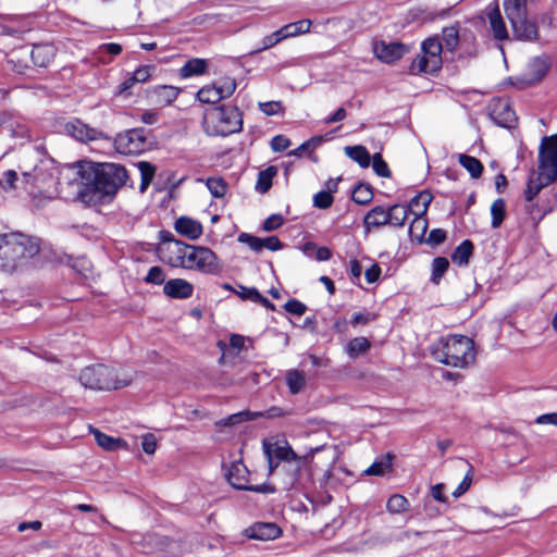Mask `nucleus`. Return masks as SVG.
I'll return each mask as SVG.
<instances>
[{
  "label": "nucleus",
  "mask_w": 557,
  "mask_h": 557,
  "mask_svg": "<svg viewBox=\"0 0 557 557\" xmlns=\"http://www.w3.org/2000/svg\"><path fill=\"white\" fill-rule=\"evenodd\" d=\"M485 16L494 39L498 41L507 40L509 33L497 2H493L486 7Z\"/></svg>",
  "instance_id": "4468645a"
},
{
  "label": "nucleus",
  "mask_w": 557,
  "mask_h": 557,
  "mask_svg": "<svg viewBox=\"0 0 557 557\" xmlns=\"http://www.w3.org/2000/svg\"><path fill=\"white\" fill-rule=\"evenodd\" d=\"M18 181L16 171L8 170L0 177V188L3 191H11L16 188L15 183Z\"/></svg>",
  "instance_id": "603ef678"
},
{
  "label": "nucleus",
  "mask_w": 557,
  "mask_h": 557,
  "mask_svg": "<svg viewBox=\"0 0 557 557\" xmlns=\"http://www.w3.org/2000/svg\"><path fill=\"white\" fill-rule=\"evenodd\" d=\"M148 133L143 127L128 129L115 137L114 147L122 154L138 156L151 147Z\"/></svg>",
  "instance_id": "1a4fd4ad"
},
{
  "label": "nucleus",
  "mask_w": 557,
  "mask_h": 557,
  "mask_svg": "<svg viewBox=\"0 0 557 557\" xmlns=\"http://www.w3.org/2000/svg\"><path fill=\"white\" fill-rule=\"evenodd\" d=\"M262 447L265 456H271L278 461L286 462L290 467V485H294L298 481V475L305 463V459L293 450L286 440H264Z\"/></svg>",
  "instance_id": "0eeeda50"
},
{
  "label": "nucleus",
  "mask_w": 557,
  "mask_h": 557,
  "mask_svg": "<svg viewBox=\"0 0 557 557\" xmlns=\"http://www.w3.org/2000/svg\"><path fill=\"white\" fill-rule=\"evenodd\" d=\"M163 293L174 299H187L194 293V285L184 278H172L164 283Z\"/></svg>",
  "instance_id": "6ab92c4d"
},
{
  "label": "nucleus",
  "mask_w": 557,
  "mask_h": 557,
  "mask_svg": "<svg viewBox=\"0 0 557 557\" xmlns=\"http://www.w3.org/2000/svg\"><path fill=\"white\" fill-rule=\"evenodd\" d=\"M55 168L49 161H41L32 171L23 172V183L28 193H41L54 182Z\"/></svg>",
  "instance_id": "9d476101"
},
{
  "label": "nucleus",
  "mask_w": 557,
  "mask_h": 557,
  "mask_svg": "<svg viewBox=\"0 0 557 557\" xmlns=\"http://www.w3.org/2000/svg\"><path fill=\"white\" fill-rule=\"evenodd\" d=\"M311 24L312 23L310 20H300L284 25L283 27H281V30L283 32L284 35V39L309 33Z\"/></svg>",
  "instance_id": "2f4dec72"
},
{
  "label": "nucleus",
  "mask_w": 557,
  "mask_h": 557,
  "mask_svg": "<svg viewBox=\"0 0 557 557\" xmlns=\"http://www.w3.org/2000/svg\"><path fill=\"white\" fill-rule=\"evenodd\" d=\"M111 182L107 177H102V168L94 172L91 183L86 187L88 193H91L95 198L102 200L103 197H111L115 193H109L107 185Z\"/></svg>",
  "instance_id": "b1692460"
},
{
  "label": "nucleus",
  "mask_w": 557,
  "mask_h": 557,
  "mask_svg": "<svg viewBox=\"0 0 557 557\" xmlns=\"http://www.w3.org/2000/svg\"><path fill=\"white\" fill-rule=\"evenodd\" d=\"M373 51L384 63H393L410 51V47L398 41H376Z\"/></svg>",
  "instance_id": "ddd939ff"
},
{
  "label": "nucleus",
  "mask_w": 557,
  "mask_h": 557,
  "mask_svg": "<svg viewBox=\"0 0 557 557\" xmlns=\"http://www.w3.org/2000/svg\"><path fill=\"white\" fill-rule=\"evenodd\" d=\"M549 64L546 58L536 57L528 64V83L533 84L541 81L547 73Z\"/></svg>",
  "instance_id": "a878e982"
},
{
  "label": "nucleus",
  "mask_w": 557,
  "mask_h": 557,
  "mask_svg": "<svg viewBox=\"0 0 557 557\" xmlns=\"http://www.w3.org/2000/svg\"><path fill=\"white\" fill-rule=\"evenodd\" d=\"M373 171L381 177H389L391 171L387 163L383 160L380 153H375L372 158Z\"/></svg>",
  "instance_id": "6e6d98bb"
},
{
  "label": "nucleus",
  "mask_w": 557,
  "mask_h": 557,
  "mask_svg": "<svg viewBox=\"0 0 557 557\" xmlns=\"http://www.w3.org/2000/svg\"><path fill=\"white\" fill-rule=\"evenodd\" d=\"M426 214H414L409 225V236L412 240L421 242L428 230Z\"/></svg>",
  "instance_id": "7c9ffc66"
},
{
  "label": "nucleus",
  "mask_w": 557,
  "mask_h": 557,
  "mask_svg": "<svg viewBox=\"0 0 557 557\" xmlns=\"http://www.w3.org/2000/svg\"><path fill=\"white\" fill-rule=\"evenodd\" d=\"M286 384L290 394L296 395L301 392L306 385L305 373L297 369H292L286 372L285 375Z\"/></svg>",
  "instance_id": "c85d7f7f"
},
{
  "label": "nucleus",
  "mask_w": 557,
  "mask_h": 557,
  "mask_svg": "<svg viewBox=\"0 0 557 557\" xmlns=\"http://www.w3.org/2000/svg\"><path fill=\"white\" fill-rule=\"evenodd\" d=\"M207 69V63L202 59H191L187 61L181 69L180 75L183 78L201 75Z\"/></svg>",
  "instance_id": "72a5a7b5"
},
{
  "label": "nucleus",
  "mask_w": 557,
  "mask_h": 557,
  "mask_svg": "<svg viewBox=\"0 0 557 557\" xmlns=\"http://www.w3.org/2000/svg\"><path fill=\"white\" fill-rule=\"evenodd\" d=\"M225 476H226L228 483L237 490L246 491L249 486L248 485L249 471H248L247 467L240 460L233 461L226 468Z\"/></svg>",
  "instance_id": "f3484780"
},
{
  "label": "nucleus",
  "mask_w": 557,
  "mask_h": 557,
  "mask_svg": "<svg viewBox=\"0 0 557 557\" xmlns=\"http://www.w3.org/2000/svg\"><path fill=\"white\" fill-rule=\"evenodd\" d=\"M282 40H284V35L280 28L277 30L273 32L272 34L263 37L261 40V47H259L258 49L252 51V53L268 50V49L274 47L275 45H277L278 42H281Z\"/></svg>",
  "instance_id": "09e8293b"
},
{
  "label": "nucleus",
  "mask_w": 557,
  "mask_h": 557,
  "mask_svg": "<svg viewBox=\"0 0 557 557\" xmlns=\"http://www.w3.org/2000/svg\"><path fill=\"white\" fill-rule=\"evenodd\" d=\"M410 213V208H407L406 205H394L388 208V224L393 226H404L408 215Z\"/></svg>",
  "instance_id": "c9c22d12"
},
{
  "label": "nucleus",
  "mask_w": 557,
  "mask_h": 557,
  "mask_svg": "<svg viewBox=\"0 0 557 557\" xmlns=\"http://www.w3.org/2000/svg\"><path fill=\"white\" fill-rule=\"evenodd\" d=\"M255 420L253 412L242 411L238 413L231 414L224 420V425H234L244 421Z\"/></svg>",
  "instance_id": "13d9d810"
},
{
  "label": "nucleus",
  "mask_w": 557,
  "mask_h": 557,
  "mask_svg": "<svg viewBox=\"0 0 557 557\" xmlns=\"http://www.w3.org/2000/svg\"><path fill=\"white\" fill-rule=\"evenodd\" d=\"M377 314L369 312V311H362V312H356L351 318V324L352 325H359V324H368L369 322H372L376 320Z\"/></svg>",
  "instance_id": "680f3d73"
},
{
  "label": "nucleus",
  "mask_w": 557,
  "mask_h": 557,
  "mask_svg": "<svg viewBox=\"0 0 557 557\" xmlns=\"http://www.w3.org/2000/svg\"><path fill=\"white\" fill-rule=\"evenodd\" d=\"M165 281V273L161 267H151L145 277L148 284L161 285Z\"/></svg>",
  "instance_id": "864d4df0"
},
{
  "label": "nucleus",
  "mask_w": 557,
  "mask_h": 557,
  "mask_svg": "<svg viewBox=\"0 0 557 557\" xmlns=\"http://www.w3.org/2000/svg\"><path fill=\"white\" fill-rule=\"evenodd\" d=\"M40 250V239L22 233L0 235V267L12 273L35 257Z\"/></svg>",
  "instance_id": "f03ea898"
},
{
  "label": "nucleus",
  "mask_w": 557,
  "mask_h": 557,
  "mask_svg": "<svg viewBox=\"0 0 557 557\" xmlns=\"http://www.w3.org/2000/svg\"><path fill=\"white\" fill-rule=\"evenodd\" d=\"M284 309L290 314L300 317L305 314L307 306L297 299H289L284 305Z\"/></svg>",
  "instance_id": "bf43d9fd"
},
{
  "label": "nucleus",
  "mask_w": 557,
  "mask_h": 557,
  "mask_svg": "<svg viewBox=\"0 0 557 557\" xmlns=\"http://www.w3.org/2000/svg\"><path fill=\"white\" fill-rule=\"evenodd\" d=\"M286 414H287L286 411H284L281 407H276V406L269 408L264 412H253L255 419L260 418V417L273 419V418H281Z\"/></svg>",
  "instance_id": "338daca9"
},
{
  "label": "nucleus",
  "mask_w": 557,
  "mask_h": 557,
  "mask_svg": "<svg viewBox=\"0 0 557 557\" xmlns=\"http://www.w3.org/2000/svg\"><path fill=\"white\" fill-rule=\"evenodd\" d=\"M65 132L75 138L78 141H89L97 140L101 138L102 132L92 127H89L87 124L83 123L79 120H73L65 124Z\"/></svg>",
  "instance_id": "2eb2a0df"
},
{
  "label": "nucleus",
  "mask_w": 557,
  "mask_h": 557,
  "mask_svg": "<svg viewBox=\"0 0 557 557\" xmlns=\"http://www.w3.org/2000/svg\"><path fill=\"white\" fill-rule=\"evenodd\" d=\"M206 185L215 198L223 197L227 189V185L222 178L210 177L207 180Z\"/></svg>",
  "instance_id": "8fccbe9b"
},
{
  "label": "nucleus",
  "mask_w": 557,
  "mask_h": 557,
  "mask_svg": "<svg viewBox=\"0 0 557 557\" xmlns=\"http://www.w3.org/2000/svg\"><path fill=\"white\" fill-rule=\"evenodd\" d=\"M352 200L358 205H367L373 198L372 189L367 184H359L352 191Z\"/></svg>",
  "instance_id": "a18cd8bd"
},
{
  "label": "nucleus",
  "mask_w": 557,
  "mask_h": 557,
  "mask_svg": "<svg viewBox=\"0 0 557 557\" xmlns=\"http://www.w3.org/2000/svg\"><path fill=\"white\" fill-rule=\"evenodd\" d=\"M174 230L190 240L198 239L203 232L201 223L188 216H180L174 223Z\"/></svg>",
  "instance_id": "aec40b11"
},
{
  "label": "nucleus",
  "mask_w": 557,
  "mask_h": 557,
  "mask_svg": "<svg viewBox=\"0 0 557 557\" xmlns=\"http://www.w3.org/2000/svg\"><path fill=\"white\" fill-rule=\"evenodd\" d=\"M290 146V140L284 135H276L271 140V149L274 152L286 150Z\"/></svg>",
  "instance_id": "0e129e2a"
},
{
  "label": "nucleus",
  "mask_w": 557,
  "mask_h": 557,
  "mask_svg": "<svg viewBox=\"0 0 557 557\" xmlns=\"http://www.w3.org/2000/svg\"><path fill=\"white\" fill-rule=\"evenodd\" d=\"M394 456L392 454H387L385 459L374 461L367 470L366 473L368 475H382L387 470H389L393 466L392 460Z\"/></svg>",
  "instance_id": "c03bdc74"
},
{
  "label": "nucleus",
  "mask_w": 557,
  "mask_h": 557,
  "mask_svg": "<svg viewBox=\"0 0 557 557\" xmlns=\"http://www.w3.org/2000/svg\"><path fill=\"white\" fill-rule=\"evenodd\" d=\"M277 169L273 165L267 168L265 170H262L258 174V180L256 184V189L264 194L267 193L271 186H272V180L276 175Z\"/></svg>",
  "instance_id": "e433bc0d"
},
{
  "label": "nucleus",
  "mask_w": 557,
  "mask_h": 557,
  "mask_svg": "<svg viewBox=\"0 0 557 557\" xmlns=\"http://www.w3.org/2000/svg\"><path fill=\"white\" fill-rule=\"evenodd\" d=\"M183 246L184 242L177 239H171L165 244H161L158 249L160 260L172 268H176Z\"/></svg>",
  "instance_id": "4be33fe9"
},
{
  "label": "nucleus",
  "mask_w": 557,
  "mask_h": 557,
  "mask_svg": "<svg viewBox=\"0 0 557 557\" xmlns=\"http://www.w3.org/2000/svg\"><path fill=\"white\" fill-rule=\"evenodd\" d=\"M471 471H472V468L470 467V469L468 470V472L466 473L463 480L461 481V483L458 485V487L453 492V496L454 497H460L462 494H465L471 483H472V474H471Z\"/></svg>",
  "instance_id": "69168bd1"
},
{
  "label": "nucleus",
  "mask_w": 557,
  "mask_h": 557,
  "mask_svg": "<svg viewBox=\"0 0 557 557\" xmlns=\"http://www.w3.org/2000/svg\"><path fill=\"white\" fill-rule=\"evenodd\" d=\"M154 69L156 67L153 65L139 66L137 70L133 72V79H135L136 83H145L150 78Z\"/></svg>",
  "instance_id": "4d7b16f0"
},
{
  "label": "nucleus",
  "mask_w": 557,
  "mask_h": 557,
  "mask_svg": "<svg viewBox=\"0 0 557 557\" xmlns=\"http://www.w3.org/2000/svg\"><path fill=\"white\" fill-rule=\"evenodd\" d=\"M370 347L371 344L368 338L355 337L348 343L346 351L351 358H356L358 355L368 351Z\"/></svg>",
  "instance_id": "58836bf2"
},
{
  "label": "nucleus",
  "mask_w": 557,
  "mask_h": 557,
  "mask_svg": "<svg viewBox=\"0 0 557 557\" xmlns=\"http://www.w3.org/2000/svg\"><path fill=\"white\" fill-rule=\"evenodd\" d=\"M237 84L232 77H223L212 85L200 88L196 97L202 103L214 104L222 99L230 98L236 90Z\"/></svg>",
  "instance_id": "f8f14e48"
},
{
  "label": "nucleus",
  "mask_w": 557,
  "mask_h": 557,
  "mask_svg": "<svg viewBox=\"0 0 557 557\" xmlns=\"http://www.w3.org/2000/svg\"><path fill=\"white\" fill-rule=\"evenodd\" d=\"M540 178L545 183L557 182V134L542 138L539 148Z\"/></svg>",
  "instance_id": "6e6552de"
},
{
  "label": "nucleus",
  "mask_w": 557,
  "mask_h": 557,
  "mask_svg": "<svg viewBox=\"0 0 557 557\" xmlns=\"http://www.w3.org/2000/svg\"><path fill=\"white\" fill-rule=\"evenodd\" d=\"M259 109L265 115H275L282 112L283 106L280 101L260 102Z\"/></svg>",
  "instance_id": "052dcab7"
},
{
  "label": "nucleus",
  "mask_w": 557,
  "mask_h": 557,
  "mask_svg": "<svg viewBox=\"0 0 557 557\" xmlns=\"http://www.w3.org/2000/svg\"><path fill=\"white\" fill-rule=\"evenodd\" d=\"M140 173H141V183L139 186L140 191H145L153 178L154 175V166H152L148 162H139L138 164Z\"/></svg>",
  "instance_id": "3c124183"
},
{
  "label": "nucleus",
  "mask_w": 557,
  "mask_h": 557,
  "mask_svg": "<svg viewBox=\"0 0 557 557\" xmlns=\"http://www.w3.org/2000/svg\"><path fill=\"white\" fill-rule=\"evenodd\" d=\"M431 355L443 364L467 368L475 360L474 343L465 335H448L433 344Z\"/></svg>",
  "instance_id": "7ed1b4c3"
},
{
  "label": "nucleus",
  "mask_w": 557,
  "mask_h": 557,
  "mask_svg": "<svg viewBox=\"0 0 557 557\" xmlns=\"http://www.w3.org/2000/svg\"><path fill=\"white\" fill-rule=\"evenodd\" d=\"M449 261L445 257H436L432 262L431 281L438 284L445 272L448 270Z\"/></svg>",
  "instance_id": "37998d69"
},
{
  "label": "nucleus",
  "mask_w": 557,
  "mask_h": 557,
  "mask_svg": "<svg viewBox=\"0 0 557 557\" xmlns=\"http://www.w3.org/2000/svg\"><path fill=\"white\" fill-rule=\"evenodd\" d=\"M408 507V499L400 494L392 495L386 504V508L391 513H403L407 511Z\"/></svg>",
  "instance_id": "79ce46f5"
},
{
  "label": "nucleus",
  "mask_w": 557,
  "mask_h": 557,
  "mask_svg": "<svg viewBox=\"0 0 557 557\" xmlns=\"http://www.w3.org/2000/svg\"><path fill=\"white\" fill-rule=\"evenodd\" d=\"M282 531L277 524L272 522H258L247 530L250 539L260 541L275 540L281 535Z\"/></svg>",
  "instance_id": "412c9836"
},
{
  "label": "nucleus",
  "mask_w": 557,
  "mask_h": 557,
  "mask_svg": "<svg viewBox=\"0 0 557 557\" xmlns=\"http://www.w3.org/2000/svg\"><path fill=\"white\" fill-rule=\"evenodd\" d=\"M313 206L318 209H327L334 202V197L332 195V189L330 190H321L313 196L312 199Z\"/></svg>",
  "instance_id": "de8ad7c7"
},
{
  "label": "nucleus",
  "mask_w": 557,
  "mask_h": 557,
  "mask_svg": "<svg viewBox=\"0 0 557 557\" xmlns=\"http://www.w3.org/2000/svg\"><path fill=\"white\" fill-rule=\"evenodd\" d=\"M458 161L462 168H465L473 178H479L483 172L482 162L475 157L468 154H459Z\"/></svg>",
  "instance_id": "f704fd0d"
},
{
  "label": "nucleus",
  "mask_w": 557,
  "mask_h": 557,
  "mask_svg": "<svg viewBox=\"0 0 557 557\" xmlns=\"http://www.w3.org/2000/svg\"><path fill=\"white\" fill-rule=\"evenodd\" d=\"M472 253L473 244L471 240L466 239L453 251L451 261L458 265H467Z\"/></svg>",
  "instance_id": "cd10ccee"
},
{
  "label": "nucleus",
  "mask_w": 557,
  "mask_h": 557,
  "mask_svg": "<svg viewBox=\"0 0 557 557\" xmlns=\"http://www.w3.org/2000/svg\"><path fill=\"white\" fill-rule=\"evenodd\" d=\"M492 227L497 228L502 225L506 215V202L504 199H496L491 206Z\"/></svg>",
  "instance_id": "4c0bfd02"
},
{
  "label": "nucleus",
  "mask_w": 557,
  "mask_h": 557,
  "mask_svg": "<svg viewBox=\"0 0 557 557\" xmlns=\"http://www.w3.org/2000/svg\"><path fill=\"white\" fill-rule=\"evenodd\" d=\"M55 49L50 44L34 45L30 51L33 63L37 66L45 67L53 60Z\"/></svg>",
  "instance_id": "5701e85b"
},
{
  "label": "nucleus",
  "mask_w": 557,
  "mask_h": 557,
  "mask_svg": "<svg viewBox=\"0 0 557 557\" xmlns=\"http://www.w3.org/2000/svg\"><path fill=\"white\" fill-rule=\"evenodd\" d=\"M202 126L209 136H227L243 128V113L235 106H219L205 111Z\"/></svg>",
  "instance_id": "20e7f679"
},
{
  "label": "nucleus",
  "mask_w": 557,
  "mask_h": 557,
  "mask_svg": "<svg viewBox=\"0 0 557 557\" xmlns=\"http://www.w3.org/2000/svg\"><path fill=\"white\" fill-rule=\"evenodd\" d=\"M143 449L146 454L151 455L157 449V440L156 436L151 433H148L143 436L141 441Z\"/></svg>",
  "instance_id": "774afa93"
},
{
  "label": "nucleus",
  "mask_w": 557,
  "mask_h": 557,
  "mask_svg": "<svg viewBox=\"0 0 557 557\" xmlns=\"http://www.w3.org/2000/svg\"><path fill=\"white\" fill-rule=\"evenodd\" d=\"M346 154L356 161L361 168H368L371 162V156L363 146H347L345 148Z\"/></svg>",
  "instance_id": "473e14b6"
},
{
  "label": "nucleus",
  "mask_w": 557,
  "mask_h": 557,
  "mask_svg": "<svg viewBox=\"0 0 557 557\" xmlns=\"http://www.w3.org/2000/svg\"><path fill=\"white\" fill-rule=\"evenodd\" d=\"M422 53L412 60L409 71L411 74H433L443 64V46L438 38L430 37L422 41Z\"/></svg>",
  "instance_id": "423d86ee"
},
{
  "label": "nucleus",
  "mask_w": 557,
  "mask_h": 557,
  "mask_svg": "<svg viewBox=\"0 0 557 557\" xmlns=\"http://www.w3.org/2000/svg\"><path fill=\"white\" fill-rule=\"evenodd\" d=\"M363 224L367 228L380 227L388 224V209L382 206L372 208L364 216Z\"/></svg>",
  "instance_id": "bb28decb"
},
{
  "label": "nucleus",
  "mask_w": 557,
  "mask_h": 557,
  "mask_svg": "<svg viewBox=\"0 0 557 557\" xmlns=\"http://www.w3.org/2000/svg\"><path fill=\"white\" fill-rule=\"evenodd\" d=\"M94 435L97 444L106 450H115L123 444L122 440L109 436L98 430H94Z\"/></svg>",
  "instance_id": "ea45409f"
},
{
  "label": "nucleus",
  "mask_w": 557,
  "mask_h": 557,
  "mask_svg": "<svg viewBox=\"0 0 557 557\" xmlns=\"http://www.w3.org/2000/svg\"><path fill=\"white\" fill-rule=\"evenodd\" d=\"M443 45L447 50L454 51L459 44V34L458 29L455 26H449L443 28Z\"/></svg>",
  "instance_id": "49530a36"
},
{
  "label": "nucleus",
  "mask_w": 557,
  "mask_h": 557,
  "mask_svg": "<svg viewBox=\"0 0 557 557\" xmlns=\"http://www.w3.org/2000/svg\"><path fill=\"white\" fill-rule=\"evenodd\" d=\"M181 89L175 86L160 85L152 89L154 102L159 106L166 107L172 104L178 97Z\"/></svg>",
  "instance_id": "393cba45"
},
{
  "label": "nucleus",
  "mask_w": 557,
  "mask_h": 557,
  "mask_svg": "<svg viewBox=\"0 0 557 557\" xmlns=\"http://www.w3.org/2000/svg\"><path fill=\"white\" fill-rule=\"evenodd\" d=\"M79 381L91 389L111 391L127 386L132 376L104 364H95L82 370Z\"/></svg>",
  "instance_id": "39448f33"
},
{
  "label": "nucleus",
  "mask_w": 557,
  "mask_h": 557,
  "mask_svg": "<svg viewBox=\"0 0 557 557\" xmlns=\"http://www.w3.org/2000/svg\"><path fill=\"white\" fill-rule=\"evenodd\" d=\"M102 177H107L111 182L107 185L109 193H116L119 187L126 183L128 175L124 166L107 163L102 165Z\"/></svg>",
  "instance_id": "a211bd4d"
},
{
  "label": "nucleus",
  "mask_w": 557,
  "mask_h": 557,
  "mask_svg": "<svg viewBox=\"0 0 557 557\" xmlns=\"http://www.w3.org/2000/svg\"><path fill=\"white\" fill-rule=\"evenodd\" d=\"M549 183H545L544 180L531 177L527 183V188L524 190V199L527 202H532L534 198L540 194V191L548 185Z\"/></svg>",
  "instance_id": "a19ab883"
},
{
  "label": "nucleus",
  "mask_w": 557,
  "mask_h": 557,
  "mask_svg": "<svg viewBox=\"0 0 557 557\" xmlns=\"http://www.w3.org/2000/svg\"><path fill=\"white\" fill-rule=\"evenodd\" d=\"M432 199L433 197L429 191H421L410 200L407 208H410V213L426 214Z\"/></svg>",
  "instance_id": "c756f323"
},
{
  "label": "nucleus",
  "mask_w": 557,
  "mask_h": 557,
  "mask_svg": "<svg viewBox=\"0 0 557 557\" xmlns=\"http://www.w3.org/2000/svg\"><path fill=\"white\" fill-rule=\"evenodd\" d=\"M503 9L510 23L515 39L521 41L539 39L537 0H503Z\"/></svg>",
  "instance_id": "f257e3e1"
},
{
  "label": "nucleus",
  "mask_w": 557,
  "mask_h": 557,
  "mask_svg": "<svg viewBox=\"0 0 557 557\" xmlns=\"http://www.w3.org/2000/svg\"><path fill=\"white\" fill-rule=\"evenodd\" d=\"M284 219L281 214H271L263 222L262 228L267 232H272L282 226Z\"/></svg>",
  "instance_id": "e2e57ef3"
},
{
  "label": "nucleus",
  "mask_w": 557,
  "mask_h": 557,
  "mask_svg": "<svg viewBox=\"0 0 557 557\" xmlns=\"http://www.w3.org/2000/svg\"><path fill=\"white\" fill-rule=\"evenodd\" d=\"M238 242L247 245L251 250L260 252L262 250V238L253 236L248 233L238 235Z\"/></svg>",
  "instance_id": "5fc2aeb1"
},
{
  "label": "nucleus",
  "mask_w": 557,
  "mask_h": 557,
  "mask_svg": "<svg viewBox=\"0 0 557 557\" xmlns=\"http://www.w3.org/2000/svg\"><path fill=\"white\" fill-rule=\"evenodd\" d=\"M491 117L497 125L506 128L512 127L517 121L508 100H498L491 111Z\"/></svg>",
  "instance_id": "dca6fc26"
},
{
  "label": "nucleus",
  "mask_w": 557,
  "mask_h": 557,
  "mask_svg": "<svg viewBox=\"0 0 557 557\" xmlns=\"http://www.w3.org/2000/svg\"><path fill=\"white\" fill-rule=\"evenodd\" d=\"M207 275H216L222 267L218 256L208 247L191 245L189 269Z\"/></svg>",
  "instance_id": "9b49d317"
}]
</instances>
